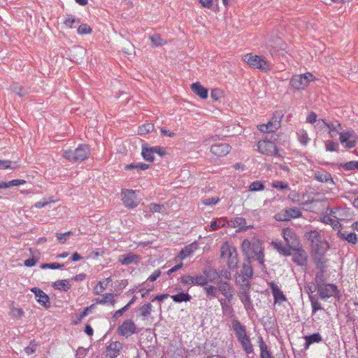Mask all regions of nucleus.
I'll list each match as a JSON object with an SVG mask.
<instances>
[{
  "mask_svg": "<svg viewBox=\"0 0 358 358\" xmlns=\"http://www.w3.org/2000/svg\"><path fill=\"white\" fill-rule=\"evenodd\" d=\"M283 238L287 243V245L292 248V245L294 244V240L295 238V234L292 229L290 228H286L282 230V232Z\"/></svg>",
  "mask_w": 358,
  "mask_h": 358,
  "instance_id": "2f4dec72",
  "label": "nucleus"
},
{
  "mask_svg": "<svg viewBox=\"0 0 358 358\" xmlns=\"http://www.w3.org/2000/svg\"><path fill=\"white\" fill-rule=\"evenodd\" d=\"M238 296L248 313H250L254 310L252 300L248 291L243 290L240 292Z\"/></svg>",
  "mask_w": 358,
  "mask_h": 358,
  "instance_id": "b1692460",
  "label": "nucleus"
},
{
  "mask_svg": "<svg viewBox=\"0 0 358 358\" xmlns=\"http://www.w3.org/2000/svg\"><path fill=\"white\" fill-rule=\"evenodd\" d=\"M141 154L145 160L153 162L155 160V154H157L159 157H163L166 152L164 148L159 146L148 147L146 145H143Z\"/></svg>",
  "mask_w": 358,
  "mask_h": 358,
  "instance_id": "1a4fd4ad",
  "label": "nucleus"
},
{
  "mask_svg": "<svg viewBox=\"0 0 358 358\" xmlns=\"http://www.w3.org/2000/svg\"><path fill=\"white\" fill-rule=\"evenodd\" d=\"M314 78V76L310 73L294 75L290 80V85L295 90H303Z\"/></svg>",
  "mask_w": 358,
  "mask_h": 358,
  "instance_id": "423d86ee",
  "label": "nucleus"
},
{
  "mask_svg": "<svg viewBox=\"0 0 358 358\" xmlns=\"http://www.w3.org/2000/svg\"><path fill=\"white\" fill-rule=\"evenodd\" d=\"M217 290L225 297L224 299H233L234 289L227 282L220 281L217 285Z\"/></svg>",
  "mask_w": 358,
  "mask_h": 358,
  "instance_id": "4be33fe9",
  "label": "nucleus"
},
{
  "mask_svg": "<svg viewBox=\"0 0 358 358\" xmlns=\"http://www.w3.org/2000/svg\"><path fill=\"white\" fill-rule=\"evenodd\" d=\"M92 31V28L87 24H82L78 28V33L81 35L90 34Z\"/></svg>",
  "mask_w": 358,
  "mask_h": 358,
  "instance_id": "4d7b16f0",
  "label": "nucleus"
},
{
  "mask_svg": "<svg viewBox=\"0 0 358 358\" xmlns=\"http://www.w3.org/2000/svg\"><path fill=\"white\" fill-rule=\"evenodd\" d=\"M206 294L208 296L216 297L217 296V287H214L213 285L206 286L203 288Z\"/></svg>",
  "mask_w": 358,
  "mask_h": 358,
  "instance_id": "603ef678",
  "label": "nucleus"
},
{
  "mask_svg": "<svg viewBox=\"0 0 358 358\" xmlns=\"http://www.w3.org/2000/svg\"><path fill=\"white\" fill-rule=\"evenodd\" d=\"M64 266V264H59V263H50V264H43L41 267L42 268H52V269H56V268H60Z\"/></svg>",
  "mask_w": 358,
  "mask_h": 358,
  "instance_id": "052dcab7",
  "label": "nucleus"
},
{
  "mask_svg": "<svg viewBox=\"0 0 358 358\" xmlns=\"http://www.w3.org/2000/svg\"><path fill=\"white\" fill-rule=\"evenodd\" d=\"M53 287L59 290L68 291L71 285L67 280H58L54 282Z\"/></svg>",
  "mask_w": 358,
  "mask_h": 358,
  "instance_id": "ea45409f",
  "label": "nucleus"
},
{
  "mask_svg": "<svg viewBox=\"0 0 358 358\" xmlns=\"http://www.w3.org/2000/svg\"><path fill=\"white\" fill-rule=\"evenodd\" d=\"M280 127V120L276 117H274L267 124H264L258 126L259 130L264 133H273Z\"/></svg>",
  "mask_w": 358,
  "mask_h": 358,
  "instance_id": "a211bd4d",
  "label": "nucleus"
},
{
  "mask_svg": "<svg viewBox=\"0 0 358 358\" xmlns=\"http://www.w3.org/2000/svg\"><path fill=\"white\" fill-rule=\"evenodd\" d=\"M149 38L152 43V45L155 47L162 46L166 43V41L158 34H153L150 36Z\"/></svg>",
  "mask_w": 358,
  "mask_h": 358,
  "instance_id": "49530a36",
  "label": "nucleus"
},
{
  "mask_svg": "<svg viewBox=\"0 0 358 358\" xmlns=\"http://www.w3.org/2000/svg\"><path fill=\"white\" fill-rule=\"evenodd\" d=\"M243 60L251 67L262 71L266 72L271 69V64L262 56L250 53L243 57Z\"/></svg>",
  "mask_w": 358,
  "mask_h": 358,
  "instance_id": "39448f33",
  "label": "nucleus"
},
{
  "mask_svg": "<svg viewBox=\"0 0 358 358\" xmlns=\"http://www.w3.org/2000/svg\"><path fill=\"white\" fill-rule=\"evenodd\" d=\"M314 179L320 182L330 183L331 185L335 184L331 174L326 171H315Z\"/></svg>",
  "mask_w": 358,
  "mask_h": 358,
  "instance_id": "5701e85b",
  "label": "nucleus"
},
{
  "mask_svg": "<svg viewBox=\"0 0 358 358\" xmlns=\"http://www.w3.org/2000/svg\"><path fill=\"white\" fill-rule=\"evenodd\" d=\"M196 249V245L195 244H190L185 246L180 253L175 257L176 262H179L185 259V258L189 257L194 251Z\"/></svg>",
  "mask_w": 358,
  "mask_h": 358,
  "instance_id": "393cba45",
  "label": "nucleus"
},
{
  "mask_svg": "<svg viewBox=\"0 0 358 358\" xmlns=\"http://www.w3.org/2000/svg\"><path fill=\"white\" fill-rule=\"evenodd\" d=\"M264 189V185L259 181L252 182L249 186V190L251 192L261 191Z\"/></svg>",
  "mask_w": 358,
  "mask_h": 358,
  "instance_id": "3c124183",
  "label": "nucleus"
},
{
  "mask_svg": "<svg viewBox=\"0 0 358 358\" xmlns=\"http://www.w3.org/2000/svg\"><path fill=\"white\" fill-rule=\"evenodd\" d=\"M222 91L218 89H213L211 91L210 96L215 101H217L222 96Z\"/></svg>",
  "mask_w": 358,
  "mask_h": 358,
  "instance_id": "774afa93",
  "label": "nucleus"
},
{
  "mask_svg": "<svg viewBox=\"0 0 358 358\" xmlns=\"http://www.w3.org/2000/svg\"><path fill=\"white\" fill-rule=\"evenodd\" d=\"M139 257L138 255L128 253L126 255H121L119 258L120 262L123 265H129L131 264H136Z\"/></svg>",
  "mask_w": 358,
  "mask_h": 358,
  "instance_id": "c756f323",
  "label": "nucleus"
},
{
  "mask_svg": "<svg viewBox=\"0 0 358 358\" xmlns=\"http://www.w3.org/2000/svg\"><path fill=\"white\" fill-rule=\"evenodd\" d=\"M115 295L113 294H105L103 295L102 299H96V303L97 304H106L107 302H110L111 305L115 304L114 300Z\"/></svg>",
  "mask_w": 358,
  "mask_h": 358,
  "instance_id": "37998d69",
  "label": "nucleus"
},
{
  "mask_svg": "<svg viewBox=\"0 0 358 358\" xmlns=\"http://www.w3.org/2000/svg\"><path fill=\"white\" fill-rule=\"evenodd\" d=\"M338 143L333 141H328L325 143V148L327 151H337L338 149Z\"/></svg>",
  "mask_w": 358,
  "mask_h": 358,
  "instance_id": "864d4df0",
  "label": "nucleus"
},
{
  "mask_svg": "<svg viewBox=\"0 0 358 358\" xmlns=\"http://www.w3.org/2000/svg\"><path fill=\"white\" fill-rule=\"evenodd\" d=\"M94 306L95 304H92L90 306L85 308L78 316V319L81 320L83 318L86 317L89 314L90 310L94 308Z\"/></svg>",
  "mask_w": 358,
  "mask_h": 358,
  "instance_id": "338daca9",
  "label": "nucleus"
},
{
  "mask_svg": "<svg viewBox=\"0 0 358 358\" xmlns=\"http://www.w3.org/2000/svg\"><path fill=\"white\" fill-rule=\"evenodd\" d=\"M285 213L288 217V220L291 218H298L302 216L301 211L296 207L285 209Z\"/></svg>",
  "mask_w": 358,
  "mask_h": 358,
  "instance_id": "a19ab883",
  "label": "nucleus"
},
{
  "mask_svg": "<svg viewBox=\"0 0 358 358\" xmlns=\"http://www.w3.org/2000/svg\"><path fill=\"white\" fill-rule=\"evenodd\" d=\"M10 90L20 96H25L29 93V90L27 89H25L17 83H14L10 85Z\"/></svg>",
  "mask_w": 358,
  "mask_h": 358,
  "instance_id": "4c0bfd02",
  "label": "nucleus"
},
{
  "mask_svg": "<svg viewBox=\"0 0 358 358\" xmlns=\"http://www.w3.org/2000/svg\"><path fill=\"white\" fill-rule=\"evenodd\" d=\"M271 245L278 250V252L285 256H289L292 255L290 247L283 246L280 241L275 240L271 242Z\"/></svg>",
  "mask_w": 358,
  "mask_h": 358,
  "instance_id": "bb28decb",
  "label": "nucleus"
},
{
  "mask_svg": "<svg viewBox=\"0 0 358 358\" xmlns=\"http://www.w3.org/2000/svg\"><path fill=\"white\" fill-rule=\"evenodd\" d=\"M150 209L152 212L155 213H164L165 212V208L159 204L152 203L150 206Z\"/></svg>",
  "mask_w": 358,
  "mask_h": 358,
  "instance_id": "680f3d73",
  "label": "nucleus"
},
{
  "mask_svg": "<svg viewBox=\"0 0 358 358\" xmlns=\"http://www.w3.org/2000/svg\"><path fill=\"white\" fill-rule=\"evenodd\" d=\"M304 339L306 341L304 348L307 350L311 344L322 342V337L319 333H315L312 335L306 336Z\"/></svg>",
  "mask_w": 358,
  "mask_h": 358,
  "instance_id": "473e14b6",
  "label": "nucleus"
},
{
  "mask_svg": "<svg viewBox=\"0 0 358 358\" xmlns=\"http://www.w3.org/2000/svg\"><path fill=\"white\" fill-rule=\"evenodd\" d=\"M306 238L311 243L312 250H320L328 243L322 240L320 232L317 230H312L306 234Z\"/></svg>",
  "mask_w": 358,
  "mask_h": 358,
  "instance_id": "6e6552de",
  "label": "nucleus"
},
{
  "mask_svg": "<svg viewBox=\"0 0 358 358\" xmlns=\"http://www.w3.org/2000/svg\"><path fill=\"white\" fill-rule=\"evenodd\" d=\"M226 223L224 218H217L210 222L209 225V231H215L224 227Z\"/></svg>",
  "mask_w": 358,
  "mask_h": 358,
  "instance_id": "79ce46f5",
  "label": "nucleus"
},
{
  "mask_svg": "<svg viewBox=\"0 0 358 358\" xmlns=\"http://www.w3.org/2000/svg\"><path fill=\"white\" fill-rule=\"evenodd\" d=\"M123 345L119 341L111 342L106 348V357L117 358L122 350Z\"/></svg>",
  "mask_w": 358,
  "mask_h": 358,
  "instance_id": "f3484780",
  "label": "nucleus"
},
{
  "mask_svg": "<svg viewBox=\"0 0 358 358\" xmlns=\"http://www.w3.org/2000/svg\"><path fill=\"white\" fill-rule=\"evenodd\" d=\"M24 315V311L21 308H12L10 312V315L13 317L20 318Z\"/></svg>",
  "mask_w": 358,
  "mask_h": 358,
  "instance_id": "13d9d810",
  "label": "nucleus"
},
{
  "mask_svg": "<svg viewBox=\"0 0 358 358\" xmlns=\"http://www.w3.org/2000/svg\"><path fill=\"white\" fill-rule=\"evenodd\" d=\"M258 151L263 155L268 156L275 155L282 157L278 152L276 145L273 142L269 140L259 141L257 144Z\"/></svg>",
  "mask_w": 358,
  "mask_h": 358,
  "instance_id": "0eeeda50",
  "label": "nucleus"
},
{
  "mask_svg": "<svg viewBox=\"0 0 358 358\" xmlns=\"http://www.w3.org/2000/svg\"><path fill=\"white\" fill-rule=\"evenodd\" d=\"M171 299L174 302L181 303V302H187L189 301L192 299V296L188 293L181 292L175 295L171 296Z\"/></svg>",
  "mask_w": 358,
  "mask_h": 358,
  "instance_id": "58836bf2",
  "label": "nucleus"
},
{
  "mask_svg": "<svg viewBox=\"0 0 358 358\" xmlns=\"http://www.w3.org/2000/svg\"><path fill=\"white\" fill-rule=\"evenodd\" d=\"M118 335L128 338L131 334L137 333L136 326L131 320H126L117 329Z\"/></svg>",
  "mask_w": 358,
  "mask_h": 358,
  "instance_id": "9b49d317",
  "label": "nucleus"
},
{
  "mask_svg": "<svg viewBox=\"0 0 358 358\" xmlns=\"http://www.w3.org/2000/svg\"><path fill=\"white\" fill-rule=\"evenodd\" d=\"M272 187L274 188L278 189H281V190L286 189L289 188L287 183H286L283 181H278V180L274 181L272 183Z\"/></svg>",
  "mask_w": 358,
  "mask_h": 358,
  "instance_id": "bf43d9fd",
  "label": "nucleus"
},
{
  "mask_svg": "<svg viewBox=\"0 0 358 358\" xmlns=\"http://www.w3.org/2000/svg\"><path fill=\"white\" fill-rule=\"evenodd\" d=\"M231 150V146L228 143H220L214 144L210 147L211 152L218 157L227 155Z\"/></svg>",
  "mask_w": 358,
  "mask_h": 358,
  "instance_id": "6ab92c4d",
  "label": "nucleus"
},
{
  "mask_svg": "<svg viewBox=\"0 0 358 358\" xmlns=\"http://www.w3.org/2000/svg\"><path fill=\"white\" fill-rule=\"evenodd\" d=\"M242 251L248 260H257L259 264L264 265L263 247L257 238L245 239L241 245Z\"/></svg>",
  "mask_w": 358,
  "mask_h": 358,
  "instance_id": "f257e3e1",
  "label": "nucleus"
},
{
  "mask_svg": "<svg viewBox=\"0 0 358 358\" xmlns=\"http://www.w3.org/2000/svg\"><path fill=\"white\" fill-rule=\"evenodd\" d=\"M310 301L312 306V315H314L317 310H322L321 303L314 296H310Z\"/></svg>",
  "mask_w": 358,
  "mask_h": 358,
  "instance_id": "09e8293b",
  "label": "nucleus"
},
{
  "mask_svg": "<svg viewBox=\"0 0 358 358\" xmlns=\"http://www.w3.org/2000/svg\"><path fill=\"white\" fill-rule=\"evenodd\" d=\"M269 287L272 291L275 303H282L287 301L285 295L276 283L271 282L269 283Z\"/></svg>",
  "mask_w": 358,
  "mask_h": 358,
  "instance_id": "412c9836",
  "label": "nucleus"
},
{
  "mask_svg": "<svg viewBox=\"0 0 358 358\" xmlns=\"http://www.w3.org/2000/svg\"><path fill=\"white\" fill-rule=\"evenodd\" d=\"M322 125L328 127L327 132L331 134V136H333V131L340 133L342 130L341 125L338 121H334L330 123L322 122Z\"/></svg>",
  "mask_w": 358,
  "mask_h": 358,
  "instance_id": "72a5a7b5",
  "label": "nucleus"
},
{
  "mask_svg": "<svg viewBox=\"0 0 358 358\" xmlns=\"http://www.w3.org/2000/svg\"><path fill=\"white\" fill-rule=\"evenodd\" d=\"M298 138L301 143L303 145H306L309 141V138L308 136V134L303 131L301 130L297 133Z\"/></svg>",
  "mask_w": 358,
  "mask_h": 358,
  "instance_id": "6e6d98bb",
  "label": "nucleus"
},
{
  "mask_svg": "<svg viewBox=\"0 0 358 358\" xmlns=\"http://www.w3.org/2000/svg\"><path fill=\"white\" fill-rule=\"evenodd\" d=\"M337 234L341 238L347 241L350 243L355 244L357 242V234L354 232L339 231Z\"/></svg>",
  "mask_w": 358,
  "mask_h": 358,
  "instance_id": "7c9ffc66",
  "label": "nucleus"
},
{
  "mask_svg": "<svg viewBox=\"0 0 358 358\" xmlns=\"http://www.w3.org/2000/svg\"><path fill=\"white\" fill-rule=\"evenodd\" d=\"M152 307L150 303H146L142 306L140 308L141 315L143 317H148L151 313Z\"/></svg>",
  "mask_w": 358,
  "mask_h": 358,
  "instance_id": "8fccbe9b",
  "label": "nucleus"
},
{
  "mask_svg": "<svg viewBox=\"0 0 358 358\" xmlns=\"http://www.w3.org/2000/svg\"><path fill=\"white\" fill-rule=\"evenodd\" d=\"M340 141L345 148H352L356 145L357 136L353 131L340 132Z\"/></svg>",
  "mask_w": 358,
  "mask_h": 358,
  "instance_id": "4468645a",
  "label": "nucleus"
},
{
  "mask_svg": "<svg viewBox=\"0 0 358 358\" xmlns=\"http://www.w3.org/2000/svg\"><path fill=\"white\" fill-rule=\"evenodd\" d=\"M245 224L246 220L242 217H237L234 218L233 221L234 227H238L240 228V231H245L253 227L252 225L246 226Z\"/></svg>",
  "mask_w": 358,
  "mask_h": 358,
  "instance_id": "e433bc0d",
  "label": "nucleus"
},
{
  "mask_svg": "<svg viewBox=\"0 0 358 358\" xmlns=\"http://www.w3.org/2000/svg\"><path fill=\"white\" fill-rule=\"evenodd\" d=\"M191 89L200 98L206 99L208 97V90L203 87L199 83H193L191 85Z\"/></svg>",
  "mask_w": 358,
  "mask_h": 358,
  "instance_id": "c85d7f7f",
  "label": "nucleus"
},
{
  "mask_svg": "<svg viewBox=\"0 0 358 358\" xmlns=\"http://www.w3.org/2000/svg\"><path fill=\"white\" fill-rule=\"evenodd\" d=\"M319 296L322 299H327L334 296L337 292V287L333 284H322L316 287Z\"/></svg>",
  "mask_w": 358,
  "mask_h": 358,
  "instance_id": "ddd939ff",
  "label": "nucleus"
},
{
  "mask_svg": "<svg viewBox=\"0 0 358 358\" xmlns=\"http://www.w3.org/2000/svg\"><path fill=\"white\" fill-rule=\"evenodd\" d=\"M327 248L328 245L324 246L320 250H312L313 261L318 268H326L327 259L324 252Z\"/></svg>",
  "mask_w": 358,
  "mask_h": 358,
  "instance_id": "dca6fc26",
  "label": "nucleus"
},
{
  "mask_svg": "<svg viewBox=\"0 0 358 358\" xmlns=\"http://www.w3.org/2000/svg\"><path fill=\"white\" fill-rule=\"evenodd\" d=\"M79 21H80V20H79L78 19V20H76V19H75L73 16H71V15H68V16L65 18V20H64V24H65V26H66V27H70V28H71V27H72V25H73V24L74 22H79Z\"/></svg>",
  "mask_w": 358,
  "mask_h": 358,
  "instance_id": "e2e57ef3",
  "label": "nucleus"
},
{
  "mask_svg": "<svg viewBox=\"0 0 358 358\" xmlns=\"http://www.w3.org/2000/svg\"><path fill=\"white\" fill-rule=\"evenodd\" d=\"M219 201L220 199L218 197L207 198L203 200V203L206 206L215 205Z\"/></svg>",
  "mask_w": 358,
  "mask_h": 358,
  "instance_id": "69168bd1",
  "label": "nucleus"
},
{
  "mask_svg": "<svg viewBox=\"0 0 358 358\" xmlns=\"http://www.w3.org/2000/svg\"><path fill=\"white\" fill-rule=\"evenodd\" d=\"M241 272L243 275L248 278H251L252 276L253 270L251 265V260H248L247 263L243 264Z\"/></svg>",
  "mask_w": 358,
  "mask_h": 358,
  "instance_id": "a18cd8bd",
  "label": "nucleus"
},
{
  "mask_svg": "<svg viewBox=\"0 0 358 358\" xmlns=\"http://www.w3.org/2000/svg\"><path fill=\"white\" fill-rule=\"evenodd\" d=\"M231 324L236 336L238 341L241 343L243 350L247 354L252 353L253 352V348L249 336L246 334L245 327L242 325L238 320L235 319L232 320Z\"/></svg>",
  "mask_w": 358,
  "mask_h": 358,
  "instance_id": "f03ea898",
  "label": "nucleus"
},
{
  "mask_svg": "<svg viewBox=\"0 0 358 358\" xmlns=\"http://www.w3.org/2000/svg\"><path fill=\"white\" fill-rule=\"evenodd\" d=\"M90 153V148L87 145L80 144L74 150H65L62 156L70 162L83 161L88 158Z\"/></svg>",
  "mask_w": 358,
  "mask_h": 358,
  "instance_id": "7ed1b4c3",
  "label": "nucleus"
},
{
  "mask_svg": "<svg viewBox=\"0 0 358 358\" xmlns=\"http://www.w3.org/2000/svg\"><path fill=\"white\" fill-rule=\"evenodd\" d=\"M122 202L126 207L135 208L139 203L134 190L122 189Z\"/></svg>",
  "mask_w": 358,
  "mask_h": 358,
  "instance_id": "f8f14e48",
  "label": "nucleus"
},
{
  "mask_svg": "<svg viewBox=\"0 0 358 358\" xmlns=\"http://www.w3.org/2000/svg\"><path fill=\"white\" fill-rule=\"evenodd\" d=\"M112 281L110 277L107 278L105 281H99L94 289V294L95 295H99L102 293L108 287V284Z\"/></svg>",
  "mask_w": 358,
  "mask_h": 358,
  "instance_id": "f704fd0d",
  "label": "nucleus"
},
{
  "mask_svg": "<svg viewBox=\"0 0 358 358\" xmlns=\"http://www.w3.org/2000/svg\"><path fill=\"white\" fill-rule=\"evenodd\" d=\"M220 253V257L227 262L229 268H235L237 266V251L234 247L226 242L221 246Z\"/></svg>",
  "mask_w": 358,
  "mask_h": 358,
  "instance_id": "20e7f679",
  "label": "nucleus"
},
{
  "mask_svg": "<svg viewBox=\"0 0 358 358\" xmlns=\"http://www.w3.org/2000/svg\"><path fill=\"white\" fill-rule=\"evenodd\" d=\"M31 292L35 294L36 297L38 298V302L41 303L43 306L47 307V303H49L48 296L41 289L37 287L32 288Z\"/></svg>",
  "mask_w": 358,
  "mask_h": 358,
  "instance_id": "a878e982",
  "label": "nucleus"
},
{
  "mask_svg": "<svg viewBox=\"0 0 358 358\" xmlns=\"http://www.w3.org/2000/svg\"><path fill=\"white\" fill-rule=\"evenodd\" d=\"M259 343L260 348L261 358H272L270 351L268 350L267 345L264 342L262 337H259Z\"/></svg>",
  "mask_w": 358,
  "mask_h": 358,
  "instance_id": "c9c22d12",
  "label": "nucleus"
},
{
  "mask_svg": "<svg viewBox=\"0 0 358 358\" xmlns=\"http://www.w3.org/2000/svg\"><path fill=\"white\" fill-rule=\"evenodd\" d=\"M180 282L188 286H205L207 285L206 278L202 275H184L180 278Z\"/></svg>",
  "mask_w": 358,
  "mask_h": 358,
  "instance_id": "9d476101",
  "label": "nucleus"
},
{
  "mask_svg": "<svg viewBox=\"0 0 358 358\" xmlns=\"http://www.w3.org/2000/svg\"><path fill=\"white\" fill-rule=\"evenodd\" d=\"M233 299H219L223 314L230 318L234 317V308L232 307L231 301Z\"/></svg>",
  "mask_w": 358,
  "mask_h": 358,
  "instance_id": "aec40b11",
  "label": "nucleus"
},
{
  "mask_svg": "<svg viewBox=\"0 0 358 358\" xmlns=\"http://www.w3.org/2000/svg\"><path fill=\"white\" fill-rule=\"evenodd\" d=\"M203 273L204 278H206L207 282H215L220 278L219 273L212 268L204 269Z\"/></svg>",
  "mask_w": 358,
  "mask_h": 358,
  "instance_id": "cd10ccee",
  "label": "nucleus"
},
{
  "mask_svg": "<svg viewBox=\"0 0 358 358\" xmlns=\"http://www.w3.org/2000/svg\"><path fill=\"white\" fill-rule=\"evenodd\" d=\"M294 252L292 254V261L299 266H306L308 255L306 252L301 248H294Z\"/></svg>",
  "mask_w": 358,
  "mask_h": 358,
  "instance_id": "2eb2a0df",
  "label": "nucleus"
},
{
  "mask_svg": "<svg viewBox=\"0 0 358 358\" xmlns=\"http://www.w3.org/2000/svg\"><path fill=\"white\" fill-rule=\"evenodd\" d=\"M25 183H26V181L24 180H20V179L13 180L9 182H6V188L10 187L11 186H17V185H23Z\"/></svg>",
  "mask_w": 358,
  "mask_h": 358,
  "instance_id": "0e129e2a",
  "label": "nucleus"
},
{
  "mask_svg": "<svg viewBox=\"0 0 358 358\" xmlns=\"http://www.w3.org/2000/svg\"><path fill=\"white\" fill-rule=\"evenodd\" d=\"M13 162L10 160H1L0 159V169H15L17 166H12Z\"/></svg>",
  "mask_w": 358,
  "mask_h": 358,
  "instance_id": "5fc2aeb1",
  "label": "nucleus"
},
{
  "mask_svg": "<svg viewBox=\"0 0 358 358\" xmlns=\"http://www.w3.org/2000/svg\"><path fill=\"white\" fill-rule=\"evenodd\" d=\"M320 271H318L316 273L315 275V283H316V287L324 284V273L325 271V268H319Z\"/></svg>",
  "mask_w": 358,
  "mask_h": 358,
  "instance_id": "de8ad7c7",
  "label": "nucleus"
},
{
  "mask_svg": "<svg viewBox=\"0 0 358 358\" xmlns=\"http://www.w3.org/2000/svg\"><path fill=\"white\" fill-rule=\"evenodd\" d=\"M155 129V126L152 123H146L138 127V134L145 135L152 132Z\"/></svg>",
  "mask_w": 358,
  "mask_h": 358,
  "instance_id": "c03bdc74",
  "label": "nucleus"
}]
</instances>
